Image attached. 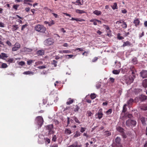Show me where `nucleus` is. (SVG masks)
Wrapping results in <instances>:
<instances>
[{"label": "nucleus", "instance_id": "f257e3e1", "mask_svg": "<svg viewBox=\"0 0 147 147\" xmlns=\"http://www.w3.org/2000/svg\"><path fill=\"white\" fill-rule=\"evenodd\" d=\"M130 69L132 75L125 76L122 78V79L125 83L127 84H129L132 82L136 77V71L134 67H131Z\"/></svg>", "mask_w": 147, "mask_h": 147}, {"label": "nucleus", "instance_id": "f03ea898", "mask_svg": "<svg viewBox=\"0 0 147 147\" xmlns=\"http://www.w3.org/2000/svg\"><path fill=\"white\" fill-rule=\"evenodd\" d=\"M34 29L37 32L41 33H45L46 30V28L43 25L38 24L35 26Z\"/></svg>", "mask_w": 147, "mask_h": 147}, {"label": "nucleus", "instance_id": "7ed1b4c3", "mask_svg": "<svg viewBox=\"0 0 147 147\" xmlns=\"http://www.w3.org/2000/svg\"><path fill=\"white\" fill-rule=\"evenodd\" d=\"M137 123L136 121L134 120L129 119L127 120L125 123L126 125L128 127H135Z\"/></svg>", "mask_w": 147, "mask_h": 147}, {"label": "nucleus", "instance_id": "20e7f679", "mask_svg": "<svg viewBox=\"0 0 147 147\" xmlns=\"http://www.w3.org/2000/svg\"><path fill=\"white\" fill-rule=\"evenodd\" d=\"M36 119L37 121V124L40 127H41L44 122L43 119L42 117L40 116H38L36 117Z\"/></svg>", "mask_w": 147, "mask_h": 147}, {"label": "nucleus", "instance_id": "39448f33", "mask_svg": "<svg viewBox=\"0 0 147 147\" xmlns=\"http://www.w3.org/2000/svg\"><path fill=\"white\" fill-rule=\"evenodd\" d=\"M120 23H123V24L121 25V26L123 28L125 29L127 28V24L123 20H119V21H117L116 23V24H118Z\"/></svg>", "mask_w": 147, "mask_h": 147}, {"label": "nucleus", "instance_id": "423d86ee", "mask_svg": "<svg viewBox=\"0 0 147 147\" xmlns=\"http://www.w3.org/2000/svg\"><path fill=\"white\" fill-rule=\"evenodd\" d=\"M121 139L120 137H117L115 139V142L117 144L115 147H122V145L121 144Z\"/></svg>", "mask_w": 147, "mask_h": 147}, {"label": "nucleus", "instance_id": "0eeeda50", "mask_svg": "<svg viewBox=\"0 0 147 147\" xmlns=\"http://www.w3.org/2000/svg\"><path fill=\"white\" fill-rule=\"evenodd\" d=\"M140 76L143 78H147V70H142L140 73Z\"/></svg>", "mask_w": 147, "mask_h": 147}, {"label": "nucleus", "instance_id": "6e6552de", "mask_svg": "<svg viewBox=\"0 0 147 147\" xmlns=\"http://www.w3.org/2000/svg\"><path fill=\"white\" fill-rule=\"evenodd\" d=\"M20 45L18 43H16L14 45V47L12 48V51H16L18 50L20 48Z\"/></svg>", "mask_w": 147, "mask_h": 147}, {"label": "nucleus", "instance_id": "1a4fd4ad", "mask_svg": "<svg viewBox=\"0 0 147 147\" xmlns=\"http://www.w3.org/2000/svg\"><path fill=\"white\" fill-rule=\"evenodd\" d=\"M45 44L46 45H52L53 43L51 38H48L44 42Z\"/></svg>", "mask_w": 147, "mask_h": 147}, {"label": "nucleus", "instance_id": "9d476101", "mask_svg": "<svg viewBox=\"0 0 147 147\" xmlns=\"http://www.w3.org/2000/svg\"><path fill=\"white\" fill-rule=\"evenodd\" d=\"M139 108L142 110L146 111L147 110V104H143L139 106Z\"/></svg>", "mask_w": 147, "mask_h": 147}, {"label": "nucleus", "instance_id": "9b49d317", "mask_svg": "<svg viewBox=\"0 0 147 147\" xmlns=\"http://www.w3.org/2000/svg\"><path fill=\"white\" fill-rule=\"evenodd\" d=\"M140 119L143 126H145L147 125L146 119L144 117H142L140 118Z\"/></svg>", "mask_w": 147, "mask_h": 147}, {"label": "nucleus", "instance_id": "f8f14e48", "mask_svg": "<svg viewBox=\"0 0 147 147\" xmlns=\"http://www.w3.org/2000/svg\"><path fill=\"white\" fill-rule=\"evenodd\" d=\"M82 3L81 2L80 0H77L76 2H72V3L75 4L76 5H78L80 6L82 5L83 4V0H82Z\"/></svg>", "mask_w": 147, "mask_h": 147}, {"label": "nucleus", "instance_id": "ddd939ff", "mask_svg": "<svg viewBox=\"0 0 147 147\" xmlns=\"http://www.w3.org/2000/svg\"><path fill=\"white\" fill-rule=\"evenodd\" d=\"M44 23L46 24H48V26H52L53 25L55 24V22L53 20H51L50 22H48L46 21H45L44 22Z\"/></svg>", "mask_w": 147, "mask_h": 147}, {"label": "nucleus", "instance_id": "4468645a", "mask_svg": "<svg viewBox=\"0 0 147 147\" xmlns=\"http://www.w3.org/2000/svg\"><path fill=\"white\" fill-rule=\"evenodd\" d=\"M36 53L38 56H42L45 54V52L43 50H40L37 51Z\"/></svg>", "mask_w": 147, "mask_h": 147}, {"label": "nucleus", "instance_id": "2eb2a0df", "mask_svg": "<svg viewBox=\"0 0 147 147\" xmlns=\"http://www.w3.org/2000/svg\"><path fill=\"white\" fill-rule=\"evenodd\" d=\"M80 109V107L77 105L75 106L74 105L73 107V108H71V109L73 110V111L75 112H78Z\"/></svg>", "mask_w": 147, "mask_h": 147}, {"label": "nucleus", "instance_id": "dca6fc26", "mask_svg": "<svg viewBox=\"0 0 147 147\" xmlns=\"http://www.w3.org/2000/svg\"><path fill=\"white\" fill-rule=\"evenodd\" d=\"M132 45V44L128 41H127L126 42H124L123 44V45L122 46L123 47H125V46H130Z\"/></svg>", "mask_w": 147, "mask_h": 147}, {"label": "nucleus", "instance_id": "f3484780", "mask_svg": "<svg viewBox=\"0 0 147 147\" xmlns=\"http://www.w3.org/2000/svg\"><path fill=\"white\" fill-rule=\"evenodd\" d=\"M103 114L102 112V111L100 110H99L98 111V113L96 114V115H98V118L99 119H101L102 117Z\"/></svg>", "mask_w": 147, "mask_h": 147}, {"label": "nucleus", "instance_id": "a211bd4d", "mask_svg": "<svg viewBox=\"0 0 147 147\" xmlns=\"http://www.w3.org/2000/svg\"><path fill=\"white\" fill-rule=\"evenodd\" d=\"M136 27L139 26L140 24V21L138 18H135L133 22Z\"/></svg>", "mask_w": 147, "mask_h": 147}, {"label": "nucleus", "instance_id": "6ab92c4d", "mask_svg": "<svg viewBox=\"0 0 147 147\" xmlns=\"http://www.w3.org/2000/svg\"><path fill=\"white\" fill-rule=\"evenodd\" d=\"M19 28V27L18 25H13L12 26L11 30L13 31H14Z\"/></svg>", "mask_w": 147, "mask_h": 147}, {"label": "nucleus", "instance_id": "aec40b11", "mask_svg": "<svg viewBox=\"0 0 147 147\" xmlns=\"http://www.w3.org/2000/svg\"><path fill=\"white\" fill-rule=\"evenodd\" d=\"M141 101H144L147 100V96L144 95H141L140 97Z\"/></svg>", "mask_w": 147, "mask_h": 147}, {"label": "nucleus", "instance_id": "412c9836", "mask_svg": "<svg viewBox=\"0 0 147 147\" xmlns=\"http://www.w3.org/2000/svg\"><path fill=\"white\" fill-rule=\"evenodd\" d=\"M70 20H76L77 22H82L83 21H85V20H84L78 18H72Z\"/></svg>", "mask_w": 147, "mask_h": 147}, {"label": "nucleus", "instance_id": "4be33fe9", "mask_svg": "<svg viewBox=\"0 0 147 147\" xmlns=\"http://www.w3.org/2000/svg\"><path fill=\"white\" fill-rule=\"evenodd\" d=\"M74 100L72 99L71 98H68L67 102H66V104L67 105H70L72 103L74 102Z\"/></svg>", "mask_w": 147, "mask_h": 147}, {"label": "nucleus", "instance_id": "5701e85b", "mask_svg": "<svg viewBox=\"0 0 147 147\" xmlns=\"http://www.w3.org/2000/svg\"><path fill=\"white\" fill-rule=\"evenodd\" d=\"M103 26L104 27V28L106 29L107 30H108V35H109V34H110L111 32V31L110 29V28L109 26L108 25H106L104 24L103 25Z\"/></svg>", "mask_w": 147, "mask_h": 147}, {"label": "nucleus", "instance_id": "b1692460", "mask_svg": "<svg viewBox=\"0 0 147 147\" xmlns=\"http://www.w3.org/2000/svg\"><path fill=\"white\" fill-rule=\"evenodd\" d=\"M142 85L144 88H146L147 87V79H145L143 81Z\"/></svg>", "mask_w": 147, "mask_h": 147}, {"label": "nucleus", "instance_id": "393cba45", "mask_svg": "<svg viewBox=\"0 0 147 147\" xmlns=\"http://www.w3.org/2000/svg\"><path fill=\"white\" fill-rule=\"evenodd\" d=\"M117 130L121 134L124 132V129L121 127L118 126L116 128Z\"/></svg>", "mask_w": 147, "mask_h": 147}, {"label": "nucleus", "instance_id": "a878e982", "mask_svg": "<svg viewBox=\"0 0 147 147\" xmlns=\"http://www.w3.org/2000/svg\"><path fill=\"white\" fill-rule=\"evenodd\" d=\"M8 57L7 55L5 53H2L1 55H0V58L2 59H3L4 57L7 58Z\"/></svg>", "mask_w": 147, "mask_h": 147}, {"label": "nucleus", "instance_id": "bb28decb", "mask_svg": "<svg viewBox=\"0 0 147 147\" xmlns=\"http://www.w3.org/2000/svg\"><path fill=\"white\" fill-rule=\"evenodd\" d=\"M93 13L94 14L98 16L102 14V12L100 11L97 10H96L94 11Z\"/></svg>", "mask_w": 147, "mask_h": 147}, {"label": "nucleus", "instance_id": "cd10ccee", "mask_svg": "<svg viewBox=\"0 0 147 147\" xmlns=\"http://www.w3.org/2000/svg\"><path fill=\"white\" fill-rule=\"evenodd\" d=\"M53 127V124L49 125H47L46 127V129L48 130H52Z\"/></svg>", "mask_w": 147, "mask_h": 147}, {"label": "nucleus", "instance_id": "c85d7f7f", "mask_svg": "<svg viewBox=\"0 0 147 147\" xmlns=\"http://www.w3.org/2000/svg\"><path fill=\"white\" fill-rule=\"evenodd\" d=\"M65 133L66 134L69 135L71 133V131L69 129L66 128L65 131Z\"/></svg>", "mask_w": 147, "mask_h": 147}, {"label": "nucleus", "instance_id": "c756f323", "mask_svg": "<svg viewBox=\"0 0 147 147\" xmlns=\"http://www.w3.org/2000/svg\"><path fill=\"white\" fill-rule=\"evenodd\" d=\"M111 7L113 10L117 9L118 8L117 4V3H114L113 6H111Z\"/></svg>", "mask_w": 147, "mask_h": 147}, {"label": "nucleus", "instance_id": "7c9ffc66", "mask_svg": "<svg viewBox=\"0 0 147 147\" xmlns=\"http://www.w3.org/2000/svg\"><path fill=\"white\" fill-rule=\"evenodd\" d=\"M0 64H2L1 66L0 67V68H5L7 67V65L5 63H2V62H0Z\"/></svg>", "mask_w": 147, "mask_h": 147}, {"label": "nucleus", "instance_id": "2f4dec72", "mask_svg": "<svg viewBox=\"0 0 147 147\" xmlns=\"http://www.w3.org/2000/svg\"><path fill=\"white\" fill-rule=\"evenodd\" d=\"M73 118L76 123L78 124H80L81 123L80 121L78 120L76 117L74 116L73 117Z\"/></svg>", "mask_w": 147, "mask_h": 147}, {"label": "nucleus", "instance_id": "473e14b6", "mask_svg": "<svg viewBox=\"0 0 147 147\" xmlns=\"http://www.w3.org/2000/svg\"><path fill=\"white\" fill-rule=\"evenodd\" d=\"M76 11L77 13L80 14H82L85 12L83 10H81L78 9H76Z\"/></svg>", "mask_w": 147, "mask_h": 147}, {"label": "nucleus", "instance_id": "72a5a7b5", "mask_svg": "<svg viewBox=\"0 0 147 147\" xmlns=\"http://www.w3.org/2000/svg\"><path fill=\"white\" fill-rule=\"evenodd\" d=\"M134 64H136L138 63V61L137 58L135 57L132 59L131 61Z\"/></svg>", "mask_w": 147, "mask_h": 147}, {"label": "nucleus", "instance_id": "f704fd0d", "mask_svg": "<svg viewBox=\"0 0 147 147\" xmlns=\"http://www.w3.org/2000/svg\"><path fill=\"white\" fill-rule=\"evenodd\" d=\"M134 100L132 98H130V99L127 101V104L128 105H131L134 102Z\"/></svg>", "mask_w": 147, "mask_h": 147}, {"label": "nucleus", "instance_id": "c9c22d12", "mask_svg": "<svg viewBox=\"0 0 147 147\" xmlns=\"http://www.w3.org/2000/svg\"><path fill=\"white\" fill-rule=\"evenodd\" d=\"M104 135L106 136H110L111 135V133L109 131H105L104 132Z\"/></svg>", "mask_w": 147, "mask_h": 147}, {"label": "nucleus", "instance_id": "e433bc0d", "mask_svg": "<svg viewBox=\"0 0 147 147\" xmlns=\"http://www.w3.org/2000/svg\"><path fill=\"white\" fill-rule=\"evenodd\" d=\"M127 105L126 104H124L123 105L122 110L123 113H125L126 111L127 110V108H126Z\"/></svg>", "mask_w": 147, "mask_h": 147}, {"label": "nucleus", "instance_id": "4c0bfd02", "mask_svg": "<svg viewBox=\"0 0 147 147\" xmlns=\"http://www.w3.org/2000/svg\"><path fill=\"white\" fill-rule=\"evenodd\" d=\"M34 72L31 71H25L23 73V74H32V75L34 74Z\"/></svg>", "mask_w": 147, "mask_h": 147}, {"label": "nucleus", "instance_id": "58836bf2", "mask_svg": "<svg viewBox=\"0 0 147 147\" xmlns=\"http://www.w3.org/2000/svg\"><path fill=\"white\" fill-rule=\"evenodd\" d=\"M24 4H28L30 2H32V0H24Z\"/></svg>", "mask_w": 147, "mask_h": 147}, {"label": "nucleus", "instance_id": "ea45409f", "mask_svg": "<svg viewBox=\"0 0 147 147\" xmlns=\"http://www.w3.org/2000/svg\"><path fill=\"white\" fill-rule=\"evenodd\" d=\"M121 34L119 33H118L117 34V38L119 40H122L124 38L123 36H121Z\"/></svg>", "mask_w": 147, "mask_h": 147}, {"label": "nucleus", "instance_id": "a19ab883", "mask_svg": "<svg viewBox=\"0 0 147 147\" xmlns=\"http://www.w3.org/2000/svg\"><path fill=\"white\" fill-rule=\"evenodd\" d=\"M120 71V69L118 70H114L113 71V73L115 74H118Z\"/></svg>", "mask_w": 147, "mask_h": 147}, {"label": "nucleus", "instance_id": "79ce46f5", "mask_svg": "<svg viewBox=\"0 0 147 147\" xmlns=\"http://www.w3.org/2000/svg\"><path fill=\"white\" fill-rule=\"evenodd\" d=\"M80 134H81L79 132L77 131H76V133L75 135H74V137H78L80 135Z\"/></svg>", "mask_w": 147, "mask_h": 147}, {"label": "nucleus", "instance_id": "37998d69", "mask_svg": "<svg viewBox=\"0 0 147 147\" xmlns=\"http://www.w3.org/2000/svg\"><path fill=\"white\" fill-rule=\"evenodd\" d=\"M87 116L88 117H89L93 115V114L91 111H87Z\"/></svg>", "mask_w": 147, "mask_h": 147}, {"label": "nucleus", "instance_id": "c03bdc74", "mask_svg": "<svg viewBox=\"0 0 147 147\" xmlns=\"http://www.w3.org/2000/svg\"><path fill=\"white\" fill-rule=\"evenodd\" d=\"M57 61L55 60H53L52 63V65H54L55 67H56L57 66Z\"/></svg>", "mask_w": 147, "mask_h": 147}, {"label": "nucleus", "instance_id": "a18cd8bd", "mask_svg": "<svg viewBox=\"0 0 147 147\" xmlns=\"http://www.w3.org/2000/svg\"><path fill=\"white\" fill-rule=\"evenodd\" d=\"M90 96L91 98L92 99H94L96 97V94L94 93L91 94Z\"/></svg>", "mask_w": 147, "mask_h": 147}, {"label": "nucleus", "instance_id": "49530a36", "mask_svg": "<svg viewBox=\"0 0 147 147\" xmlns=\"http://www.w3.org/2000/svg\"><path fill=\"white\" fill-rule=\"evenodd\" d=\"M44 140L46 142H48V143H47V144H49L50 142V139L49 138H45Z\"/></svg>", "mask_w": 147, "mask_h": 147}, {"label": "nucleus", "instance_id": "de8ad7c7", "mask_svg": "<svg viewBox=\"0 0 147 147\" xmlns=\"http://www.w3.org/2000/svg\"><path fill=\"white\" fill-rule=\"evenodd\" d=\"M77 145V142L76 141V142L72 145L69 146L68 147H76Z\"/></svg>", "mask_w": 147, "mask_h": 147}, {"label": "nucleus", "instance_id": "09e8293b", "mask_svg": "<svg viewBox=\"0 0 147 147\" xmlns=\"http://www.w3.org/2000/svg\"><path fill=\"white\" fill-rule=\"evenodd\" d=\"M33 62V61L31 59L27 61V64L29 65H30Z\"/></svg>", "mask_w": 147, "mask_h": 147}, {"label": "nucleus", "instance_id": "8fccbe9b", "mask_svg": "<svg viewBox=\"0 0 147 147\" xmlns=\"http://www.w3.org/2000/svg\"><path fill=\"white\" fill-rule=\"evenodd\" d=\"M57 139V137H56V135H54L53 137L52 140V141L55 142L56 141Z\"/></svg>", "mask_w": 147, "mask_h": 147}, {"label": "nucleus", "instance_id": "3c124183", "mask_svg": "<svg viewBox=\"0 0 147 147\" xmlns=\"http://www.w3.org/2000/svg\"><path fill=\"white\" fill-rule=\"evenodd\" d=\"M27 26V24H25L24 25H23L22 26L21 28V30L23 31L26 28Z\"/></svg>", "mask_w": 147, "mask_h": 147}, {"label": "nucleus", "instance_id": "603ef678", "mask_svg": "<svg viewBox=\"0 0 147 147\" xmlns=\"http://www.w3.org/2000/svg\"><path fill=\"white\" fill-rule=\"evenodd\" d=\"M13 58H10L7 61V62L9 63H13Z\"/></svg>", "mask_w": 147, "mask_h": 147}, {"label": "nucleus", "instance_id": "864d4df0", "mask_svg": "<svg viewBox=\"0 0 147 147\" xmlns=\"http://www.w3.org/2000/svg\"><path fill=\"white\" fill-rule=\"evenodd\" d=\"M112 112V110L111 109H109L106 111V113L107 114H110Z\"/></svg>", "mask_w": 147, "mask_h": 147}, {"label": "nucleus", "instance_id": "5fc2aeb1", "mask_svg": "<svg viewBox=\"0 0 147 147\" xmlns=\"http://www.w3.org/2000/svg\"><path fill=\"white\" fill-rule=\"evenodd\" d=\"M19 6L18 5H14L13 6V8L15 9L16 10H17L18 9V8Z\"/></svg>", "mask_w": 147, "mask_h": 147}, {"label": "nucleus", "instance_id": "6e6d98bb", "mask_svg": "<svg viewBox=\"0 0 147 147\" xmlns=\"http://www.w3.org/2000/svg\"><path fill=\"white\" fill-rule=\"evenodd\" d=\"M83 49L82 48H77L75 50V51H77L79 50L80 51H83Z\"/></svg>", "mask_w": 147, "mask_h": 147}, {"label": "nucleus", "instance_id": "4d7b16f0", "mask_svg": "<svg viewBox=\"0 0 147 147\" xmlns=\"http://www.w3.org/2000/svg\"><path fill=\"white\" fill-rule=\"evenodd\" d=\"M25 50L26 51H28V52H31L32 51V50L31 49L28 48H25Z\"/></svg>", "mask_w": 147, "mask_h": 147}, {"label": "nucleus", "instance_id": "13d9d810", "mask_svg": "<svg viewBox=\"0 0 147 147\" xmlns=\"http://www.w3.org/2000/svg\"><path fill=\"white\" fill-rule=\"evenodd\" d=\"M86 128L85 127H81L80 131L81 132L83 133L85 131Z\"/></svg>", "mask_w": 147, "mask_h": 147}, {"label": "nucleus", "instance_id": "bf43d9fd", "mask_svg": "<svg viewBox=\"0 0 147 147\" xmlns=\"http://www.w3.org/2000/svg\"><path fill=\"white\" fill-rule=\"evenodd\" d=\"M6 43L9 46H11L12 45L11 42L9 41V40H7L6 42Z\"/></svg>", "mask_w": 147, "mask_h": 147}, {"label": "nucleus", "instance_id": "052dcab7", "mask_svg": "<svg viewBox=\"0 0 147 147\" xmlns=\"http://www.w3.org/2000/svg\"><path fill=\"white\" fill-rule=\"evenodd\" d=\"M63 52L65 53H71L70 51L69 50H64Z\"/></svg>", "mask_w": 147, "mask_h": 147}, {"label": "nucleus", "instance_id": "680f3d73", "mask_svg": "<svg viewBox=\"0 0 147 147\" xmlns=\"http://www.w3.org/2000/svg\"><path fill=\"white\" fill-rule=\"evenodd\" d=\"M46 65H42L41 66H40L38 67V68L40 69H43L46 68Z\"/></svg>", "mask_w": 147, "mask_h": 147}, {"label": "nucleus", "instance_id": "e2e57ef3", "mask_svg": "<svg viewBox=\"0 0 147 147\" xmlns=\"http://www.w3.org/2000/svg\"><path fill=\"white\" fill-rule=\"evenodd\" d=\"M98 59V57H95L94 58V59H92V62H95L96 61H97Z\"/></svg>", "mask_w": 147, "mask_h": 147}, {"label": "nucleus", "instance_id": "0e129e2a", "mask_svg": "<svg viewBox=\"0 0 147 147\" xmlns=\"http://www.w3.org/2000/svg\"><path fill=\"white\" fill-rule=\"evenodd\" d=\"M127 117L129 118L130 119L133 117V116L131 114H128L127 115Z\"/></svg>", "mask_w": 147, "mask_h": 147}, {"label": "nucleus", "instance_id": "69168bd1", "mask_svg": "<svg viewBox=\"0 0 147 147\" xmlns=\"http://www.w3.org/2000/svg\"><path fill=\"white\" fill-rule=\"evenodd\" d=\"M5 27V24H4L2 22H0V27L1 28H3Z\"/></svg>", "mask_w": 147, "mask_h": 147}, {"label": "nucleus", "instance_id": "338daca9", "mask_svg": "<svg viewBox=\"0 0 147 147\" xmlns=\"http://www.w3.org/2000/svg\"><path fill=\"white\" fill-rule=\"evenodd\" d=\"M123 137V138H126V135H125V133L124 132H123V133H122L121 134Z\"/></svg>", "mask_w": 147, "mask_h": 147}, {"label": "nucleus", "instance_id": "774afa93", "mask_svg": "<svg viewBox=\"0 0 147 147\" xmlns=\"http://www.w3.org/2000/svg\"><path fill=\"white\" fill-rule=\"evenodd\" d=\"M25 63L24 62L22 61L20 62H19V64L20 65L22 66V65H24L25 64Z\"/></svg>", "mask_w": 147, "mask_h": 147}]
</instances>
